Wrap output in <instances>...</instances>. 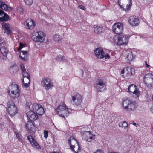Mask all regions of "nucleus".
Wrapping results in <instances>:
<instances>
[{"label":"nucleus","mask_w":153,"mask_h":153,"mask_svg":"<svg viewBox=\"0 0 153 153\" xmlns=\"http://www.w3.org/2000/svg\"><path fill=\"white\" fill-rule=\"evenodd\" d=\"M78 7L79 9L83 10H85V7L83 5H79L78 6Z\"/></svg>","instance_id":"49530a36"},{"label":"nucleus","mask_w":153,"mask_h":153,"mask_svg":"<svg viewBox=\"0 0 153 153\" xmlns=\"http://www.w3.org/2000/svg\"><path fill=\"white\" fill-rule=\"evenodd\" d=\"M7 110L10 116H13L17 113V109L14 103L12 101H9L7 104Z\"/></svg>","instance_id":"423d86ee"},{"label":"nucleus","mask_w":153,"mask_h":153,"mask_svg":"<svg viewBox=\"0 0 153 153\" xmlns=\"http://www.w3.org/2000/svg\"><path fill=\"white\" fill-rule=\"evenodd\" d=\"M127 58L128 60L129 61H132L134 58L133 53L131 52H130L128 54L127 56Z\"/></svg>","instance_id":"72a5a7b5"},{"label":"nucleus","mask_w":153,"mask_h":153,"mask_svg":"<svg viewBox=\"0 0 153 153\" xmlns=\"http://www.w3.org/2000/svg\"><path fill=\"white\" fill-rule=\"evenodd\" d=\"M25 4L28 5H31L33 3V0H24Z\"/></svg>","instance_id":"c9c22d12"},{"label":"nucleus","mask_w":153,"mask_h":153,"mask_svg":"<svg viewBox=\"0 0 153 153\" xmlns=\"http://www.w3.org/2000/svg\"><path fill=\"white\" fill-rule=\"evenodd\" d=\"M112 30L116 34H122L123 31V24L119 22L114 23L112 27Z\"/></svg>","instance_id":"0eeeda50"},{"label":"nucleus","mask_w":153,"mask_h":153,"mask_svg":"<svg viewBox=\"0 0 153 153\" xmlns=\"http://www.w3.org/2000/svg\"><path fill=\"white\" fill-rule=\"evenodd\" d=\"M46 37L45 34L41 31L34 32L32 34L31 38L34 41L43 42L45 41Z\"/></svg>","instance_id":"20e7f679"},{"label":"nucleus","mask_w":153,"mask_h":153,"mask_svg":"<svg viewBox=\"0 0 153 153\" xmlns=\"http://www.w3.org/2000/svg\"><path fill=\"white\" fill-rule=\"evenodd\" d=\"M81 133L82 139L88 142H91L95 136V135L92 134L91 131H81Z\"/></svg>","instance_id":"9d476101"},{"label":"nucleus","mask_w":153,"mask_h":153,"mask_svg":"<svg viewBox=\"0 0 153 153\" xmlns=\"http://www.w3.org/2000/svg\"><path fill=\"white\" fill-rule=\"evenodd\" d=\"M128 123L126 121H123L120 122L119 124V126L120 127H122V128L126 129L128 126Z\"/></svg>","instance_id":"cd10ccee"},{"label":"nucleus","mask_w":153,"mask_h":153,"mask_svg":"<svg viewBox=\"0 0 153 153\" xmlns=\"http://www.w3.org/2000/svg\"><path fill=\"white\" fill-rule=\"evenodd\" d=\"M0 8L5 11H11L13 10L11 7L6 4L5 2L0 0Z\"/></svg>","instance_id":"412c9836"},{"label":"nucleus","mask_w":153,"mask_h":153,"mask_svg":"<svg viewBox=\"0 0 153 153\" xmlns=\"http://www.w3.org/2000/svg\"><path fill=\"white\" fill-rule=\"evenodd\" d=\"M128 21L130 24L132 26H137L139 23L138 19L135 16H130Z\"/></svg>","instance_id":"a211bd4d"},{"label":"nucleus","mask_w":153,"mask_h":153,"mask_svg":"<svg viewBox=\"0 0 153 153\" xmlns=\"http://www.w3.org/2000/svg\"><path fill=\"white\" fill-rule=\"evenodd\" d=\"M122 104L123 109L127 111L134 110L138 106L136 101L128 99L123 100Z\"/></svg>","instance_id":"f257e3e1"},{"label":"nucleus","mask_w":153,"mask_h":153,"mask_svg":"<svg viewBox=\"0 0 153 153\" xmlns=\"http://www.w3.org/2000/svg\"><path fill=\"white\" fill-rule=\"evenodd\" d=\"M95 56L99 59H102L104 57L105 52L103 49L101 48H96L94 51Z\"/></svg>","instance_id":"2eb2a0df"},{"label":"nucleus","mask_w":153,"mask_h":153,"mask_svg":"<svg viewBox=\"0 0 153 153\" xmlns=\"http://www.w3.org/2000/svg\"><path fill=\"white\" fill-rule=\"evenodd\" d=\"M131 71V68L126 67L121 71V73L124 78H128L132 75Z\"/></svg>","instance_id":"4468645a"},{"label":"nucleus","mask_w":153,"mask_h":153,"mask_svg":"<svg viewBox=\"0 0 153 153\" xmlns=\"http://www.w3.org/2000/svg\"><path fill=\"white\" fill-rule=\"evenodd\" d=\"M27 28L30 30L34 27L35 23L34 21L31 19H28L26 21Z\"/></svg>","instance_id":"aec40b11"},{"label":"nucleus","mask_w":153,"mask_h":153,"mask_svg":"<svg viewBox=\"0 0 153 153\" xmlns=\"http://www.w3.org/2000/svg\"><path fill=\"white\" fill-rule=\"evenodd\" d=\"M44 137L47 138L48 136V131L46 130L44 131Z\"/></svg>","instance_id":"79ce46f5"},{"label":"nucleus","mask_w":153,"mask_h":153,"mask_svg":"<svg viewBox=\"0 0 153 153\" xmlns=\"http://www.w3.org/2000/svg\"><path fill=\"white\" fill-rule=\"evenodd\" d=\"M129 1V4L126 5L125 8L123 9V10L125 11H129L132 6V2L131 0H128Z\"/></svg>","instance_id":"c756f323"},{"label":"nucleus","mask_w":153,"mask_h":153,"mask_svg":"<svg viewBox=\"0 0 153 153\" xmlns=\"http://www.w3.org/2000/svg\"><path fill=\"white\" fill-rule=\"evenodd\" d=\"M94 32L96 33L100 34L102 31V27L97 25H94Z\"/></svg>","instance_id":"a878e982"},{"label":"nucleus","mask_w":153,"mask_h":153,"mask_svg":"<svg viewBox=\"0 0 153 153\" xmlns=\"http://www.w3.org/2000/svg\"><path fill=\"white\" fill-rule=\"evenodd\" d=\"M129 37L127 35L121 36L118 37L117 44L119 45H126L128 42Z\"/></svg>","instance_id":"1a4fd4ad"},{"label":"nucleus","mask_w":153,"mask_h":153,"mask_svg":"<svg viewBox=\"0 0 153 153\" xmlns=\"http://www.w3.org/2000/svg\"><path fill=\"white\" fill-rule=\"evenodd\" d=\"M41 105L37 103L34 104L33 105V108L34 111H36L39 108Z\"/></svg>","instance_id":"2f4dec72"},{"label":"nucleus","mask_w":153,"mask_h":153,"mask_svg":"<svg viewBox=\"0 0 153 153\" xmlns=\"http://www.w3.org/2000/svg\"><path fill=\"white\" fill-rule=\"evenodd\" d=\"M10 72L12 73H14L17 72L18 69L16 67H12L10 69Z\"/></svg>","instance_id":"f704fd0d"},{"label":"nucleus","mask_w":153,"mask_h":153,"mask_svg":"<svg viewBox=\"0 0 153 153\" xmlns=\"http://www.w3.org/2000/svg\"><path fill=\"white\" fill-rule=\"evenodd\" d=\"M0 45L1 46H4L6 45V43L3 38H0Z\"/></svg>","instance_id":"4c0bfd02"},{"label":"nucleus","mask_w":153,"mask_h":153,"mask_svg":"<svg viewBox=\"0 0 153 153\" xmlns=\"http://www.w3.org/2000/svg\"><path fill=\"white\" fill-rule=\"evenodd\" d=\"M23 83V85H22V86L24 87L25 88H27L29 87L30 86V83H26V82H22Z\"/></svg>","instance_id":"ea45409f"},{"label":"nucleus","mask_w":153,"mask_h":153,"mask_svg":"<svg viewBox=\"0 0 153 153\" xmlns=\"http://www.w3.org/2000/svg\"><path fill=\"white\" fill-rule=\"evenodd\" d=\"M21 68L22 70V73L26 72V69L23 64H22L21 65Z\"/></svg>","instance_id":"a19ab883"},{"label":"nucleus","mask_w":153,"mask_h":153,"mask_svg":"<svg viewBox=\"0 0 153 153\" xmlns=\"http://www.w3.org/2000/svg\"><path fill=\"white\" fill-rule=\"evenodd\" d=\"M128 90V92L133 93L134 96L135 98H137L139 97L140 92L137 87L134 84L130 85Z\"/></svg>","instance_id":"f8f14e48"},{"label":"nucleus","mask_w":153,"mask_h":153,"mask_svg":"<svg viewBox=\"0 0 153 153\" xmlns=\"http://www.w3.org/2000/svg\"><path fill=\"white\" fill-rule=\"evenodd\" d=\"M27 138L30 143L33 147L37 149L40 148V146L38 144V143L32 136L29 135L28 136Z\"/></svg>","instance_id":"f3484780"},{"label":"nucleus","mask_w":153,"mask_h":153,"mask_svg":"<svg viewBox=\"0 0 153 153\" xmlns=\"http://www.w3.org/2000/svg\"><path fill=\"white\" fill-rule=\"evenodd\" d=\"M144 81H153V74L150 73L146 74L144 77Z\"/></svg>","instance_id":"393cba45"},{"label":"nucleus","mask_w":153,"mask_h":153,"mask_svg":"<svg viewBox=\"0 0 153 153\" xmlns=\"http://www.w3.org/2000/svg\"><path fill=\"white\" fill-rule=\"evenodd\" d=\"M9 95L13 99H16L20 95V90L18 85L13 82L9 87L8 89Z\"/></svg>","instance_id":"f03ea898"},{"label":"nucleus","mask_w":153,"mask_h":153,"mask_svg":"<svg viewBox=\"0 0 153 153\" xmlns=\"http://www.w3.org/2000/svg\"><path fill=\"white\" fill-rule=\"evenodd\" d=\"M27 114L28 118L31 121H34L38 118V115L33 111H29Z\"/></svg>","instance_id":"dca6fc26"},{"label":"nucleus","mask_w":153,"mask_h":153,"mask_svg":"<svg viewBox=\"0 0 153 153\" xmlns=\"http://www.w3.org/2000/svg\"><path fill=\"white\" fill-rule=\"evenodd\" d=\"M54 40L56 42H58L62 39V38L61 36L58 34H55L54 36Z\"/></svg>","instance_id":"473e14b6"},{"label":"nucleus","mask_w":153,"mask_h":153,"mask_svg":"<svg viewBox=\"0 0 153 153\" xmlns=\"http://www.w3.org/2000/svg\"><path fill=\"white\" fill-rule=\"evenodd\" d=\"M104 57H105V59H109L110 58V56L108 54H107L106 55H105V54L104 56Z\"/></svg>","instance_id":"de8ad7c7"},{"label":"nucleus","mask_w":153,"mask_h":153,"mask_svg":"<svg viewBox=\"0 0 153 153\" xmlns=\"http://www.w3.org/2000/svg\"><path fill=\"white\" fill-rule=\"evenodd\" d=\"M25 127L27 129L33 131L34 130L35 126L33 123L30 121H28L26 124Z\"/></svg>","instance_id":"b1692460"},{"label":"nucleus","mask_w":153,"mask_h":153,"mask_svg":"<svg viewBox=\"0 0 153 153\" xmlns=\"http://www.w3.org/2000/svg\"><path fill=\"white\" fill-rule=\"evenodd\" d=\"M23 76V78H30V76L29 74L27 72H24L22 73Z\"/></svg>","instance_id":"e433bc0d"},{"label":"nucleus","mask_w":153,"mask_h":153,"mask_svg":"<svg viewBox=\"0 0 153 153\" xmlns=\"http://www.w3.org/2000/svg\"><path fill=\"white\" fill-rule=\"evenodd\" d=\"M41 84L43 87L47 90L52 89L53 87V83L52 81L48 78L42 79Z\"/></svg>","instance_id":"6e6552de"},{"label":"nucleus","mask_w":153,"mask_h":153,"mask_svg":"<svg viewBox=\"0 0 153 153\" xmlns=\"http://www.w3.org/2000/svg\"><path fill=\"white\" fill-rule=\"evenodd\" d=\"M133 124L134 125V126H136V123H133Z\"/></svg>","instance_id":"603ef678"},{"label":"nucleus","mask_w":153,"mask_h":153,"mask_svg":"<svg viewBox=\"0 0 153 153\" xmlns=\"http://www.w3.org/2000/svg\"><path fill=\"white\" fill-rule=\"evenodd\" d=\"M94 153H104L103 151L101 149H97Z\"/></svg>","instance_id":"c03bdc74"},{"label":"nucleus","mask_w":153,"mask_h":153,"mask_svg":"<svg viewBox=\"0 0 153 153\" xmlns=\"http://www.w3.org/2000/svg\"><path fill=\"white\" fill-rule=\"evenodd\" d=\"M71 149L74 153H78L80 150V147L77 140L73 137H71L68 140Z\"/></svg>","instance_id":"39448f33"},{"label":"nucleus","mask_w":153,"mask_h":153,"mask_svg":"<svg viewBox=\"0 0 153 153\" xmlns=\"http://www.w3.org/2000/svg\"><path fill=\"white\" fill-rule=\"evenodd\" d=\"M106 83L102 80L99 79L96 84L97 89L100 91H104L106 88Z\"/></svg>","instance_id":"ddd939ff"},{"label":"nucleus","mask_w":153,"mask_h":153,"mask_svg":"<svg viewBox=\"0 0 153 153\" xmlns=\"http://www.w3.org/2000/svg\"><path fill=\"white\" fill-rule=\"evenodd\" d=\"M15 133L16 135V136L17 138L19 140V141H21L22 139L20 137V134L18 133H16V132Z\"/></svg>","instance_id":"37998d69"},{"label":"nucleus","mask_w":153,"mask_h":153,"mask_svg":"<svg viewBox=\"0 0 153 153\" xmlns=\"http://www.w3.org/2000/svg\"><path fill=\"white\" fill-rule=\"evenodd\" d=\"M75 148V149H74V150H77L78 149V144H77V146L75 147V148H74V149Z\"/></svg>","instance_id":"3c124183"},{"label":"nucleus","mask_w":153,"mask_h":153,"mask_svg":"<svg viewBox=\"0 0 153 153\" xmlns=\"http://www.w3.org/2000/svg\"><path fill=\"white\" fill-rule=\"evenodd\" d=\"M150 110L151 112L153 113V106L151 107L150 109Z\"/></svg>","instance_id":"8fccbe9b"},{"label":"nucleus","mask_w":153,"mask_h":153,"mask_svg":"<svg viewBox=\"0 0 153 153\" xmlns=\"http://www.w3.org/2000/svg\"><path fill=\"white\" fill-rule=\"evenodd\" d=\"M30 78H23V79L22 80V82H24L26 83H30Z\"/></svg>","instance_id":"58836bf2"},{"label":"nucleus","mask_w":153,"mask_h":153,"mask_svg":"<svg viewBox=\"0 0 153 153\" xmlns=\"http://www.w3.org/2000/svg\"><path fill=\"white\" fill-rule=\"evenodd\" d=\"M27 52L26 51H22L19 53V57L24 61H27L28 59L27 58Z\"/></svg>","instance_id":"5701e85b"},{"label":"nucleus","mask_w":153,"mask_h":153,"mask_svg":"<svg viewBox=\"0 0 153 153\" xmlns=\"http://www.w3.org/2000/svg\"><path fill=\"white\" fill-rule=\"evenodd\" d=\"M9 19V16L0 9V21L8 20Z\"/></svg>","instance_id":"4be33fe9"},{"label":"nucleus","mask_w":153,"mask_h":153,"mask_svg":"<svg viewBox=\"0 0 153 153\" xmlns=\"http://www.w3.org/2000/svg\"><path fill=\"white\" fill-rule=\"evenodd\" d=\"M1 53L4 56H6L8 53V51L5 46H2L0 49Z\"/></svg>","instance_id":"bb28decb"},{"label":"nucleus","mask_w":153,"mask_h":153,"mask_svg":"<svg viewBox=\"0 0 153 153\" xmlns=\"http://www.w3.org/2000/svg\"><path fill=\"white\" fill-rule=\"evenodd\" d=\"M36 114L39 115H42L44 113V110L43 108L42 105L36 111Z\"/></svg>","instance_id":"7c9ffc66"},{"label":"nucleus","mask_w":153,"mask_h":153,"mask_svg":"<svg viewBox=\"0 0 153 153\" xmlns=\"http://www.w3.org/2000/svg\"><path fill=\"white\" fill-rule=\"evenodd\" d=\"M24 47V45L22 43H20L19 46L18 48V50H20Z\"/></svg>","instance_id":"a18cd8bd"},{"label":"nucleus","mask_w":153,"mask_h":153,"mask_svg":"<svg viewBox=\"0 0 153 153\" xmlns=\"http://www.w3.org/2000/svg\"><path fill=\"white\" fill-rule=\"evenodd\" d=\"M56 111L57 113L60 116L65 118L68 116L71 110L67 107L66 105L63 104L57 107Z\"/></svg>","instance_id":"7ed1b4c3"},{"label":"nucleus","mask_w":153,"mask_h":153,"mask_svg":"<svg viewBox=\"0 0 153 153\" xmlns=\"http://www.w3.org/2000/svg\"><path fill=\"white\" fill-rule=\"evenodd\" d=\"M71 99L73 103L77 106L80 105L82 101V96L79 93H76L72 96Z\"/></svg>","instance_id":"9b49d317"},{"label":"nucleus","mask_w":153,"mask_h":153,"mask_svg":"<svg viewBox=\"0 0 153 153\" xmlns=\"http://www.w3.org/2000/svg\"><path fill=\"white\" fill-rule=\"evenodd\" d=\"M146 64V68H149L150 67V65L147 63V62L146 61H145Z\"/></svg>","instance_id":"09e8293b"},{"label":"nucleus","mask_w":153,"mask_h":153,"mask_svg":"<svg viewBox=\"0 0 153 153\" xmlns=\"http://www.w3.org/2000/svg\"><path fill=\"white\" fill-rule=\"evenodd\" d=\"M56 59L57 61L63 62L65 60V58L64 56L59 55L57 56Z\"/></svg>","instance_id":"c85d7f7f"},{"label":"nucleus","mask_w":153,"mask_h":153,"mask_svg":"<svg viewBox=\"0 0 153 153\" xmlns=\"http://www.w3.org/2000/svg\"><path fill=\"white\" fill-rule=\"evenodd\" d=\"M53 153H59L58 152H53Z\"/></svg>","instance_id":"864d4df0"},{"label":"nucleus","mask_w":153,"mask_h":153,"mask_svg":"<svg viewBox=\"0 0 153 153\" xmlns=\"http://www.w3.org/2000/svg\"><path fill=\"white\" fill-rule=\"evenodd\" d=\"M2 29L4 30L5 33L7 34H11L12 33L10 26L9 24L3 22L2 24Z\"/></svg>","instance_id":"6ab92c4d"}]
</instances>
